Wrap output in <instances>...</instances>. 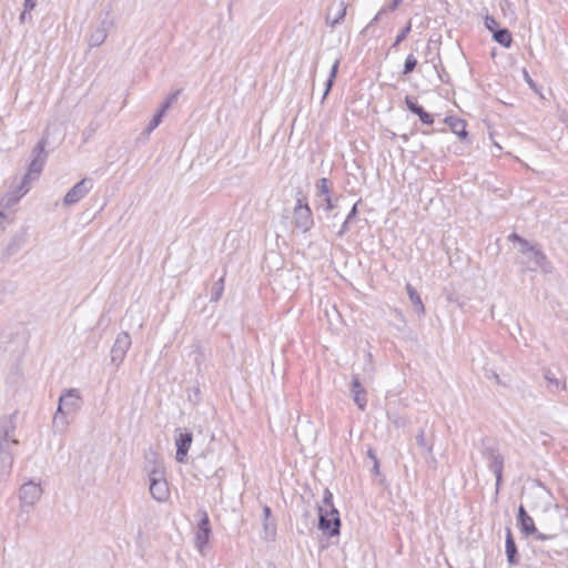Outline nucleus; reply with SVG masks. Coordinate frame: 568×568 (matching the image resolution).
<instances>
[{
	"label": "nucleus",
	"mask_w": 568,
	"mask_h": 568,
	"mask_svg": "<svg viewBox=\"0 0 568 568\" xmlns=\"http://www.w3.org/2000/svg\"><path fill=\"white\" fill-rule=\"evenodd\" d=\"M508 240L519 244V252L523 258L518 260L517 263L521 265L524 271L536 272L537 270H541L546 274L552 272L551 263L539 245L531 244L517 233H511Z\"/></svg>",
	"instance_id": "f257e3e1"
},
{
	"label": "nucleus",
	"mask_w": 568,
	"mask_h": 568,
	"mask_svg": "<svg viewBox=\"0 0 568 568\" xmlns=\"http://www.w3.org/2000/svg\"><path fill=\"white\" fill-rule=\"evenodd\" d=\"M480 454L496 477V493H498L504 470V457L499 452V446L494 439L485 437L480 442Z\"/></svg>",
	"instance_id": "f03ea898"
},
{
	"label": "nucleus",
	"mask_w": 568,
	"mask_h": 568,
	"mask_svg": "<svg viewBox=\"0 0 568 568\" xmlns=\"http://www.w3.org/2000/svg\"><path fill=\"white\" fill-rule=\"evenodd\" d=\"M47 144L48 139L45 135H43L32 149V160L29 164L28 172L24 174L21 185L19 186V190L22 191V194L29 191L28 184L30 181L37 180L43 170L48 159V152L45 151Z\"/></svg>",
	"instance_id": "7ed1b4c3"
},
{
	"label": "nucleus",
	"mask_w": 568,
	"mask_h": 568,
	"mask_svg": "<svg viewBox=\"0 0 568 568\" xmlns=\"http://www.w3.org/2000/svg\"><path fill=\"white\" fill-rule=\"evenodd\" d=\"M82 404V398L79 389L70 388L67 389L59 398L58 409L53 417V425L55 427L61 424L65 426L68 424L67 416L75 414Z\"/></svg>",
	"instance_id": "20e7f679"
},
{
	"label": "nucleus",
	"mask_w": 568,
	"mask_h": 568,
	"mask_svg": "<svg viewBox=\"0 0 568 568\" xmlns=\"http://www.w3.org/2000/svg\"><path fill=\"white\" fill-rule=\"evenodd\" d=\"M150 494L159 503H164L170 497V489L164 477V468L160 463H154L149 470Z\"/></svg>",
	"instance_id": "39448f33"
},
{
	"label": "nucleus",
	"mask_w": 568,
	"mask_h": 568,
	"mask_svg": "<svg viewBox=\"0 0 568 568\" xmlns=\"http://www.w3.org/2000/svg\"><path fill=\"white\" fill-rule=\"evenodd\" d=\"M318 529L329 537L339 535L341 519L336 508L318 509Z\"/></svg>",
	"instance_id": "423d86ee"
},
{
	"label": "nucleus",
	"mask_w": 568,
	"mask_h": 568,
	"mask_svg": "<svg viewBox=\"0 0 568 568\" xmlns=\"http://www.w3.org/2000/svg\"><path fill=\"white\" fill-rule=\"evenodd\" d=\"M293 215L295 226L303 232H307L314 224L313 213L304 196L297 199Z\"/></svg>",
	"instance_id": "0eeeda50"
},
{
	"label": "nucleus",
	"mask_w": 568,
	"mask_h": 568,
	"mask_svg": "<svg viewBox=\"0 0 568 568\" xmlns=\"http://www.w3.org/2000/svg\"><path fill=\"white\" fill-rule=\"evenodd\" d=\"M132 344L131 336L128 332H121L111 348V363L119 367L125 358L128 351Z\"/></svg>",
	"instance_id": "6e6552de"
},
{
	"label": "nucleus",
	"mask_w": 568,
	"mask_h": 568,
	"mask_svg": "<svg viewBox=\"0 0 568 568\" xmlns=\"http://www.w3.org/2000/svg\"><path fill=\"white\" fill-rule=\"evenodd\" d=\"M93 187V181L90 178H84L75 185H73L65 194L63 204L67 206L77 204L82 200Z\"/></svg>",
	"instance_id": "1a4fd4ad"
},
{
	"label": "nucleus",
	"mask_w": 568,
	"mask_h": 568,
	"mask_svg": "<svg viewBox=\"0 0 568 568\" xmlns=\"http://www.w3.org/2000/svg\"><path fill=\"white\" fill-rule=\"evenodd\" d=\"M42 495V488L39 484L33 481H28L23 484L20 488V503L21 506L24 507H33Z\"/></svg>",
	"instance_id": "9d476101"
},
{
	"label": "nucleus",
	"mask_w": 568,
	"mask_h": 568,
	"mask_svg": "<svg viewBox=\"0 0 568 568\" xmlns=\"http://www.w3.org/2000/svg\"><path fill=\"white\" fill-rule=\"evenodd\" d=\"M13 465V454L11 444L4 440L0 443V481L7 480L11 475Z\"/></svg>",
	"instance_id": "9b49d317"
},
{
	"label": "nucleus",
	"mask_w": 568,
	"mask_h": 568,
	"mask_svg": "<svg viewBox=\"0 0 568 568\" xmlns=\"http://www.w3.org/2000/svg\"><path fill=\"white\" fill-rule=\"evenodd\" d=\"M176 433L178 434L175 436V459L179 463H184L191 444L193 442V434L189 430L182 432L180 428L176 429Z\"/></svg>",
	"instance_id": "f8f14e48"
},
{
	"label": "nucleus",
	"mask_w": 568,
	"mask_h": 568,
	"mask_svg": "<svg viewBox=\"0 0 568 568\" xmlns=\"http://www.w3.org/2000/svg\"><path fill=\"white\" fill-rule=\"evenodd\" d=\"M544 378L546 381V388L551 394H557L566 389V378L559 371L544 368Z\"/></svg>",
	"instance_id": "ddd939ff"
},
{
	"label": "nucleus",
	"mask_w": 568,
	"mask_h": 568,
	"mask_svg": "<svg viewBox=\"0 0 568 568\" xmlns=\"http://www.w3.org/2000/svg\"><path fill=\"white\" fill-rule=\"evenodd\" d=\"M405 104L407 109L416 114L420 122L426 125H432L434 123V116L433 114L426 112L422 105H419L413 97L406 95L405 97Z\"/></svg>",
	"instance_id": "4468645a"
},
{
	"label": "nucleus",
	"mask_w": 568,
	"mask_h": 568,
	"mask_svg": "<svg viewBox=\"0 0 568 568\" xmlns=\"http://www.w3.org/2000/svg\"><path fill=\"white\" fill-rule=\"evenodd\" d=\"M517 523L520 531L526 535L530 536L534 532H536V526L534 523V519L528 515L525 507L523 505L518 508V516H517Z\"/></svg>",
	"instance_id": "2eb2a0df"
},
{
	"label": "nucleus",
	"mask_w": 568,
	"mask_h": 568,
	"mask_svg": "<svg viewBox=\"0 0 568 568\" xmlns=\"http://www.w3.org/2000/svg\"><path fill=\"white\" fill-rule=\"evenodd\" d=\"M352 393L355 404L363 410L367 404V397L365 389L361 385L359 377L356 374L352 377Z\"/></svg>",
	"instance_id": "dca6fc26"
},
{
	"label": "nucleus",
	"mask_w": 568,
	"mask_h": 568,
	"mask_svg": "<svg viewBox=\"0 0 568 568\" xmlns=\"http://www.w3.org/2000/svg\"><path fill=\"white\" fill-rule=\"evenodd\" d=\"M506 556H507V561L510 566H516L518 565L519 562V555H518V550H517V546H516V542H515V539L513 537V534H511V530L510 528H507V531H506Z\"/></svg>",
	"instance_id": "f3484780"
},
{
	"label": "nucleus",
	"mask_w": 568,
	"mask_h": 568,
	"mask_svg": "<svg viewBox=\"0 0 568 568\" xmlns=\"http://www.w3.org/2000/svg\"><path fill=\"white\" fill-rule=\"evenodd\" d=\"M445 123L449 125L450 130L459 138L466 140L468 132L466 130V121L456 116H446Z\"/></svg>",
	"instance_id": "a211bd4d"
},
{
	"label": "nucleus",
	"mask_w": 568,
	"mask_h": 568,
	"mask_svg": "<svg viewBox=\"0 0 568 568\" xmlns=\"http://www.w3.org/2000/svg\"><path fill=\"white\" fill-rule=\"evenodd\" d=\"M14 428L13 416L4 419L0 425V443L4 440L7 444H11V447L18 445L19 442L17 439H10V435L13 433Z\"/></svg>",
	"instance_id": "6ab92c4d"
},
{
	"label": "nucleus",
	"mask_w": 568,
	"mask_h": 568,
	"mask_svg": "<svg viewBox=\"0 0 568 568\" xmlns=\"http://www.w3.org/2000/svg\"><path fill=\"white\" fill-rule=\"evenodd\" d=\"M406 291L414 306L415 312L417 314H424L425 307L417 291L409 283L406 285Z\"/></svg>",
	"instance_id": "aec40b11"
},
{
	"label": "nucleus",
	"mask_w": 568,
	"mask_h": 568,
	"mask_svg": "<svg viewBox=\"0 0 568 568\" xmlns=\"http://www.w3.org/2000/svg\"><path fill=\"white\" fill-rule=\"evenodd\" d=\"M493 39L505 48H509L513 42V37L507 28H499L493 33Z\"/></svg>",
	"instance_id": "412c9836"
},
{
	"label": "nucleus",
	"mask_w": 568,
	"mask_h": 568,
	"mask_svg": "<svg viewBox=\"0 0 568 568\" xmlns=\"http://www.w3.org/2000/svg\"><path fill=\"white\" fill-rule=\"evenodd\" d=\"M358 214L357 210V203L353 205L349 213L347 214L345 221L343 222L341 230L338 231L337 235L343 236L345 233H347L351 229V223L356 219Z\"/></svg>",
	"instance_id": "4be33fe9"
},
{
	"label": "nucleus",
	"mask_w": 568,
	"mask_h": 568,
	"mask_svg": "<svg viewBox=\"0 0 568 568\" xmlns=\"http://www.w3.org/2000/svg\"><path fill=\"white\" fill-rule=\"evenodd\" d=\"M387 417L390 424L397 429L405 428L409 424V418L405 415H399L397 413H387Z\"/></svg>",
	"instance_id": "5701e85b"
},
{
	"label": "nucleus",
	"mask_w": 568,
	"mask_h": 568,
	"mask_svg": "<svg viewBox=\"0 0 568 568\" xmlns=\"http://www.w3.org/2000/svg\"><path fill=\"white\" fill-rule=\"evenodd\" d=\"M210 535H211V530H205V529H197L196 530V534H195V546L197 547V549L202 552L204 547L207 545L209 542V538H210Z\"/></svg>",
	"instance_id": "b1692460"
},
{
	"label": "nucleus",
	"mask_w": 568,
	"mask_h": 568,
	"mask_svg": "<svg viewBox=\"0 0 568 568\" xmlns=\"http://www.w3.org/2000/svg\"><path fill=\"white\" fill-rule=\"evenodd\" d=\"M106 39V31L104 28H98L90 36V45L91 47H99L101 45Z\"/></svg>",
	"instance_id": "393cba45"
},
{
	"label": "nucleus",
	"mask_w": 568,
	"mask_h": 568,
	"mask_svg": "<svg viewBox=\"0 0 568 568\" xmlns=\"http://www.w3.org/2000/svg\"><path fill=\"white\" fill-rule=\"evenodd\" d=\"M338 65H339V60L336 59L335 62L332 65V69H331V72H329V77H328V79L326 81L323 99L326 98V95L328 94L329 90L332 89V87L334 84V81H335V78H336V74H337V71H338Z\"/></svg>",
	"instance_id": "a878e982"
},
{
	"label": "nucleus",
	"mask_w": 568,
	"mask_h": 568,
	"mask_svg": "<svg viewBox=\"0 0 568 568\" xmlns=\"http://www.w3.org/2000/svg\"><path fill=\"white\" fill-rule=\"evenodd\" d=\"M316 191L318 196H329L331 193V181L326 178H322L316 183Z\"/></svg>",
	"instance_id": "bb28decb"
},
{
	"label": "nucleus",
	"mask_w": 568,
	"mask_h": 568,
	"mask_svg": "<svg viewBox=\"0 0 568 568\" xmlns=\"http://www.w3.org/2000/svg\"><path fill=\"white\" fill-rule=\"evenodd\" d=\"M224 292V277L219 278L212 288L211 302H217Z\"/></svg>",
	"instance_id": "cd10ccee"
},
{
	"label": "nucleus",
	"mask_w": 568,
	"mask_h": 568,
	"mask_svg": "<svg viewBox=\"0 0 568 568\" xmlns=\"http://www.w3.org/2000/svg\"><path fill=\"white\" fill-rule=\"evenodd\" d=\"M416 443L418 447L425 449L427 453L433 452V443H429L425 437V430L422 428L418 434L416 435Z\"/></svg>",
	"instance_id": "c85d7f7f"
},
{
	"label": "nucleus",
	"mask_w": 568,
	"mask_h": 568,
	"mask_svg": "<svg viewBox=\"0 0 568 568\" xmlns=\"http://www.w3.org/2000/svg\"><path fill=\"white\" fill-rule=\"evenodd\" d=\"M417 65V59L413 54H408L405 59L402 74L408 75L410 74Z\"/></svg>",
	"instance_id": "c756f323"
},
{
	"label": "nucleus",
	"mask_w": 568,
	"mask_h": 568,
	"mask_svg": "<svg viewBox=\"0 0 568 568\" xmlns=\"http://www.w3.org/2000/svg\"><path fill=\"white\" fill-rule=\"evenodd\" d=\"M412 30V22L408 21L407 24L400 30V32L396 36L394 43L392 44L390 49H397L400 42H403L408 33Z\"/></svg>",
	"instance_id": "7c9ffc66"
},
{
	"label": "nucleus",
	"mask_w": 568,
	"mask_h": 568,
	"mask_svg": "<svg viewBox=\"0 0 568 568\" xmlns=\"http://www.w3.org/2000/svg\"><path fill=\"white\" fill-rule=\"evenodd\" d=\"M199 515H200V520L197 523V529L211 530L210 518H209L207 513L202 509L199 511Z\"/></svg>",
	"instance_id": "2f4dec72"
},
{
	"label": "nucleus",
	"mask_w": 568,
	"mask_h": 568,
	"mask_svg": "<svg viewBox=\"0 0 568 568\" xmlns=\"http://www.w3.org/2000/svg\"><path fill=\"white\" fill-rule=\"evenodd\" d=\"M163 114L159 111L153 115L152 120L150 121L149 125L145 129V132L150 134L153 130H155L160 123L162 122Z\"/></svg>",
	"instance_id": "473e14b6"
},
{
	"label": "nucleus",
	"mask_w": 568,
	"mask_h": 568,
	"mask_svg": "<svg viewBox=\"0 0 568 568\" xmlns=\"http://www.w3.org/2000/svg\"><path fill=\"white\" fill-rule=\"evenodd\" d=\"M23 241L21 239H13L7 246L6 253L8 256L16 254L22 247Z\"/></svg>",
	"instance_id": "72a5a7b5"
},
{
	"label": "nucleus",
	"mask_w": 568,
	"mask_h": 568,
	"mask_svg": "<svg viewBox=\"0 0 568 568\" xmlns=\"http://www.w3.org/2000/svg\"><path fill=\"white\" fill-rule=\"evenodd\" d=\"M323 508H327V509L335 508V506L333 504V494L327 488L324 490L323 504L321 506H318V509H323Z\"/></svg>",
	"instance_id": "f704fd0d"
},
{
	"label": "nucleus",
	"mask_w": 568,
	"mask_h": 568,
	"mask_svg": "<svg viewBox=\"0 0 568 568\" xmlns=\"http://www.w3.org/2000/svg\"><path fill=\"white\" fill-rule=\"evenodd\" d=\"M484 371V376L487 378V379H491L494 381L496 384H501L500 382V378H499V375L497 374V372L488 366H485L483 368Z\"/></svg>",
	"instance_id": "c9c22d12"
},
{
	"label": "nucleus",
	"mask_w": 568,
	"mask_h": 568,
	"mask_svg": "<svg viewBox=\"0 0 568 568\" xmlns=\"http://www.w3.org/2000/svg\"><path fill=\"white\" fill-rule=\"evenodd\" d=\"M263 529H264L266 537H268V536L273 537V536H275V532H276V525L273 521L264 520Z\"/></svg>",
	"instance_id": "e433bc0d"
},
{
	"label": "nucleus",
	"mask_w": 568,
	"mask_h": 568,
	"mask_svg": "<svg viewBox=\"0 0 568 568\" xmlns=\"http://www.w3.org/2000/svg\"><path fill=\"white\" fill-rule=\"evenodd\" d=\"M484 23H485V27H486L489 31H491L493 33H494L496 30H498V29H499V28H498V22H497V21H496V19H495L494 17H491V16H488V14H487V16L485 17V21H484Z\"/></svg>",
	"instance_id": "4c0bfd02"
},
{
	"label": "nucleus",
	"mask_w": 568,
	"mask_h": 568,
	"mask_svg": "<svg viewBox=\"0 0 568 568\" xmlns=\"http://www.w3.org/2000/svg\"><path fill=\"white\" fill-rule=\"evenodd\" d=\"M339 6H341V9H339V11H338L337 16H336V17H335V19L331 22V26H332V27H334V26H336L337 23H339V22L344 19V17H345V14H346V6H345V3L342 1Z\"/></svg>",
	"instance_id": "58836bf2"
},
{
	"label": "nucleus",
	"mask_w": 568,
	"mask_h": 568,
	"mask_svg": "<svg viewBox=\"0 0 568 568\" xmlns=\"http://www.w3.org/2000/svg\"><path fill=\"white\" fill-rule=\"evenodd\" d=\"M182 90L178 89L176 91L172 92L164 101L169 103V105H172L174 102H176Z\"/></svg>",
	"instance_id": "ea45409f"
},
{
	"label": "nucleus",
	"mask_w": 568,
	"mask_h": 568,
	"mask_svg": "<svg viewBox=\"0 0 568 568\" xmlns=\"http://www.w3.org/2000/svg\"><path fill=\"white\" fill-rule=\"evenodd\" d=\"M387 12V9L386 8H382L377 13L376 16L372 19V21L368 23V26L366 27L369 28L371 26H373L374 23L378 22L381 20V18L383 17V14H385Z\"/></svg>",
	"instance_id": "a19ab883"
},
{
	"label": "nucleus",
	"mask_w": 568,
	"mask_h": 568,
	"mask_svg": "<svg viewBox=\"0 0 568 568\" xmlns=\"http://www.w3.org/2000/svg\"><path fill=\"white\" fill-rule=\"evenodd\" d=\"M532 535L535 536V538L537 540H541V541L551 539L554 537L552 535H546V534L539 532L537 529H536V532H534Z\"/></svg>",
	"instance_id": "79ce46f5"
},
{
	"label": "nucleus",
	"mask_w": 568,
	"mask_h": 568,
	"mask_svg": "<svg viewBox=\"0 0 568 568\" xmlns=\"http://www.w3.org/2000/svg\"><path fill=\"white\" fill-rule=\"evenodd\" d=\"M394 314H395V317L397 318V321L405 326L406 320H405L403 312L396 308V310H394Z\"/></svg>",
	"instance_id": "37998d69"
},
{
	"label": "nucleus",
	"mask_w": 568,
	"mask_h": 568,
	"mask_svg": "<svg viewBox=\"0 0 568 568\" xmlns=\"http://www.w3.org/2000/svg\"><path fill=\"white\" fill-rule=\"evenodd\" d=\"M324 201H325V211H332L336 206L334 204L333 200L331 199V196L324 197Z\"/></svg>",
	"instance_id": "c03bdc74"
},
{
	"label": "nucleus",
	"mask_w": 568,
	"mask_h": 568,
	"mask_svg": "<svg viewBox=\"0 0 568 568\" xmlns=\"http://www.w3.org/2000/svg\"><path fill=\"white\" fill-rule=\"evenodd\" d=\"M402 3V0H393L389 4H387L385 8L388 11H394L397 9V7Z\"/></svg>",
	"instance_id": "a18cd8bd"
},
{
	"label": "nucleus",
	"mask_w": 568,
	"mask_h": 568,
	"mask_svg": "<svg viewBox=\"0 0 568 568\" xmlns=\"http://www.w3.org/2000/svg\"><path fill=\"white\" fill-rule=\"evenodd\" d=\"M524 78L530 88H536L535 82L532 81V79L530 78L529 73L526 70H524Z\"/></svg>",
	"instance_id": "49530a36"
},
{
	"label": "nucleus",
	"mask_w": 568,
	"mask_h": 568,
	"mask_svg": "<svg viewBox=\"0 0 568 568\" xmlns=\"http://www.w3.org/2000/svg\"><path fill=\"white\" fill-rule=\"evenodd\" d=\"M37 6V0H24L26 10H33Z\"/></svg>",
	"instance_id": "de8ad7c7"
},
{
	"label": "nucleus",
	"mask_w": 568,
	"mask_h": 568,
	"mask_svg": "<svg viewBox=\"0 0 568 568\" xmlns=\"http://www.w3.org/2000/svg\"><path fill=\"white\" fill-rule=\"evenodd\" d=\"M271 515H272L271 507H268V506H264V507H263V516H264V520H270Z\"/></svg>",
	"instance_id": "09e8293b"
},
{
	"label": "nucleus",
	"mask_w": 568,
	"mask_h": 568,
	"mask_svg": "<svg viewBox=\"0 0 568 568\" xmlns=\"http://www.w3.org/2000/svg\"><path fill=\"white\" fill-rule=\"evenodd\" d=\"M170 108L171 105L164 101L158 111L164 115Z\"/></svg>",
	"instance_id": "8fccbe9b"
},
{
	"label": "nucleus",
	"mask_w": 568,
	"mask_h": 568,
	"mask_svg": "<svg viewBox=\"0 0 568 568\" xmlns=\"http://www.w3.org/2000/svg\"><path fill=\"white\" fill-rule=\"evenodd\" d=\"M375 474H378L379 471V464H378V459H375L374 462V466H373V469H372Z\"/></svg>",
	"instance_id": "3c124183"
},
{
	"label": "nucleus",
	"mask_w": 568,
	"mask_h": 568,
	"mask_svg": "<svg viewBox=\"0 0 568 568\" xmlns=\"http://www.w3.org/2000/svg\"><path fill=\"white\" fill-rule=\"evenodd\" d=\"M367 455H368V457H369L371 459H373V462H375V459H377V457H376L375 453H374L372 449H369V450H368Z\"/></svg>",
	"instance_id": "603ef678"
},
{
	"label": "nucleus",
	"mask_w": 568,
	"mask_h": 568,
	"mask_svg": "<svg viewBox=\"0 0 568 568\" xmlns=\"http://www.w3.org/2000/svg\"><path fill=\"white\" fill-rule=\"evenodd\" d=\"M2 220H3V214L0 212V234L4 230Z\"/></svg>",
	"instance_id": "864d4df0"
},
{
	"label": "nucleus",
	"mask_w": 568,
	"mask_h": 568,
	"mask_svg": "<svg viewBox=\"0 0 568 568\" xmlns=\"http://www.w3.org/2000/svg\"><path fill=\"white\" fill-rule=\"evenodd\" d=\"M31 10H23V12L20 14V20L23 21L26 19L27 12H30Z\"/></svg>",
	"instance_id": "5fc2aeb1"
},
{
	"label": "nucleus",
	"mask_w": 568,
	"mask_h": 568,
	"mask_svg": "<svg viewBox=\"0 0 568 568\" xmlns=\"http://www.w3.org/2000/svg\"><path fill=\"white\" fill-rule=\"evenodd\" d=\"M399 138L402 139V141H403L404 143H407V142H408V140H409V138H408V135H407V134H402Z\"/></svg>",
	"instance_id": "6e6d98bb"
}]
</instances>
